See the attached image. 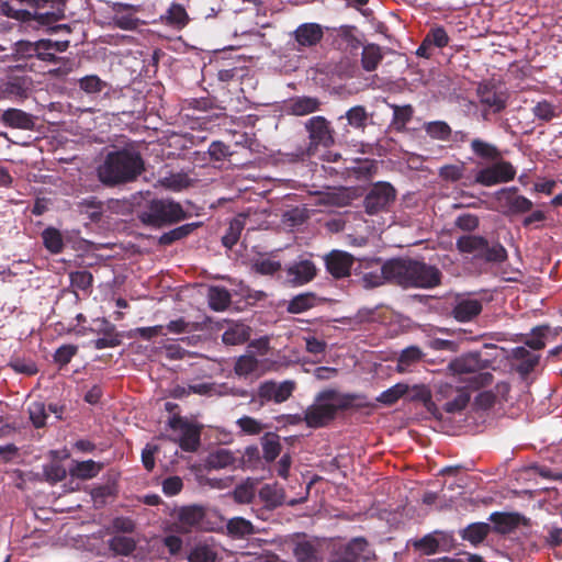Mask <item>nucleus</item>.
Returning <instances> with one entry per match:
<instances>
[{"instance_id":"obj_57","label":"nucleus","mask_w":562,"mask_h":562,"mask_svg":"<svg viewBox=\"0 0 562 562\" xmlns=\"http://www.w3.org/2000/svg\"><path fill=\"white\" fill-rule=\"evenodd\" d=\"M236 424L246 435H258L263 429V424L261 422L249 416L240 417Z\"/></svg>"},{"instance_id":"obj_58","label":"nucleus","mask_w":562,"mask_h":562,"mask_svg":"<svg viewBox=\"0 0 562 562\" xmlns=\"http://www.w3.org/2000/svg\"><path fill=\"white\" fill-rule=\"evenodd\" d=\"M37 42L20 41L14 47V57L19 59H26L36 56Z\"/></svg>"},{"instance_id":"obj_33","label":"nucleus","mask_w":562,"mask_h":562,"mask_svg":"<svg viewBox=\"0 0 562 562\" xmlns=\"http://www.w3.org/2000/svg\"><path fill=\"white\" fill-rule=\"evenodd\" d=\"M445 539V533L441 531H435L424 536L420 539L411 540L409 543L414 547L415 550L419 551L423 554H435L439 549V538Z\"/></svg>"},{"instance_id":"obj_52","label":"nucleus","mask_w":562,"mask_h":562,"mask_svg":"<svg viewBox=\"0 0 562 562\" xmlns=\"http://www.w3.org/2000/svg\"><path fill=\"white\" fill-rule=\"evenodd\" d=\"M424 38L426 40V44L437 48H443L449 43V36L442 26L430 29Z\"/></svg>"},{"instance_id":"obj_26","label":"nucleus","mask_w":562,"mask_h":562,"mask_svg":"<svg viewBox=\"0 0 562 562\" xmlns=\"http://www.w3.org/2000/svg\"><path fill=\"white\" fill-rule=\"evenodd\" d=\"M2 122L12 128L33 130V116L20 109H8L2 113Z\"/></svg>"},{"instance_id":"obj_25","label":"nucleus","mask_w":562,"mask_h":562,"mask_svg":"<svg viewBox=\"0 0 562 562\" xmlns=\"http://www.w3.org/2000/svg\"><path fill=\"white\" fill-rule=\"evenodd\" d=\"M322 102L315 97H296L288 102L286 111L296 116H304L321 109Z\"/></svg>"},{"instance_id":"obj_43","label":"nucleus","mask_w":562,"mask_h":562,"mask_svg":"<svg viewBox=\"0 0 562 562\" xmlns=\"http://www.w3.org/2000/svg\"><path fill=\"white\" fill-rule=\"evenodd\" d=\"M43 244L52 254H59L64 248V240L60 232L54 227H48L42 233Z\"/></svg>"},{"instance_id":"obj_37","label":"nucleus","mask_w":562,"mask_h":562,"mask_svg":"<svg viewBox=\"0 0 562 562\" xmlns=\"http://www.w3.org/2000/svg\"><path fill=\"white\" fill-rule=\"evenodd\" d=\"M164 19L166 24L177 30L183 29L189 22L186 9L179 3H172L164 15Z\"/></svg>"},{"instance_id":"obj_53","label":"nucleus","mask_w":562,"mask_h":562,"mask_svg":"<svg viewBox=\"0 0 562 562\" xmlns=\"http://www.w3.org/2000/svg\"><path fill=\"white\" fill-rule=\"evenodd\" d=\"M469 401H470V394L468 392L458 391L457 395L452 400L447 401L443 404V409L450 414L461 412L462 409L465 408Z\"/></svg>"},{"instance_id":"obj_61","label":"nucleus","mask_w":562,"mask_h":562,"mask_svg":"<svg viewBox=\"0 0 562 562\" xmlns=\"http://www.w3.org/2000/svg\"><path fill=\"white\" fill-rule=\"evenodd\" d=\"M255 497V488L250 483L237 485L234 490V499L240 504H247Z\"/></svg>"},{"instance_id":"obj_36","label":"nucleus","mask_w":562,"mask_h":562,"mask_svg":"<svg viewBox=\"0 0 562 562\" xmlns=\"http://www.w3.org/2000/svg\"><path fill=\"white\" fill-rule=\"evenodd\" d=\"M494 522V529L499 533H508L518 525L520 517L518 514L494 513L490 518Z\"/></svg>"},{"instance_id":"obj_8","label":"nucleus","mask_w":562,"mask_h":562,"mask_svg":"<svg viewBox=\"0 0 562 562\" xmlns=\"http://www.w3.org/2000/svg\"><path fill=\"white\" fill-rule=\"evenodd\" d=\"M515 167L502 158L493 160V164L477 170L475 182L484 187H492L498 183H506L515 179Z\"/></svg>"},{"instance_id":"obj_3","label":"nucleus","mask_w":562,"mask_h":562,"mask_svg":"<svg viewBox=\"0 0 562 562\" xmlns=\"http://www.w3.org/2000/svg\"><path fill=\"white\" fill-rule=\"evenodd\" d=\"M357 395L341 393L336 390H324L319 392L304 413V420L311 428H321L335 419L339 411L347 409L353 405Z\"/></svg>"},{"instance_id":"obj_18","label":"nucleus","mask_w":562,"mask_h":562,"mask_svg":"<svg viewBox=\"0 0 562 562\" xmlns=\"http://www.w3.org/2000/svg\"><path fill=\"white\" fill-rule=\"evenodd\" d=\"M295 384L292 381L277 383L273 381L263 382L258 389V397L261 402L283 403L293 393Z\"/></svg>"},{"instance_id":"obj_15","label":"nucleus","mask_w":562,"mask_h":562,"mask_svg":"<svg viewBox=\"0 0 562 562\" xmlns=\"http://www.w3.org/2000/svg\"><path fill=\"white\" fill-rule=\"evenodd\" d=\"M221 547L212 537L195 540L187 553L188 562H216Z\"/></svg>"},{"instance_id":"obj_40","label":"nucleus","mask_w":562,"mask_h":562,"mask_svg":"<svg viewBox=\"0 0 562 562\" xmlns=\"http://www.w3.org/2000/svg\"><path fill=\"white\" fill-rule=\"evenodd\" d=\"M471 150L475 156L486 160L493 161L502 158V154L495 145L480 138L471 142Z\"/></svg>"},{"instance_id":"obj_45","label":"nucleus","mask_w":562,"mask_h":562,"mask_svg":"<svg viewBox=\"0 0 562 562\" xmlns=\"http://www.w3.org/2000/svg\"><path fill=\"white\" fill-rule=\"evenodd\" d=\"M263 458L266 461H273L281 451L279 436L273 432H268L261 438Z\"/></svg>"},{"instance_id":"obj_28","label":"nucleus","mask_w":562,"mask_h":562,"mask_svg":"<svg viewBox=\"0 0 562 562\" xmlns=\"http://www.w3.org/2000/svg\"><path fill=\"white\" fill-rule=\"evenodd\" d=\"M250 337V328L244 323H232L222 335L225 345L236 346L246 342Z\"/></svg>"},{"instance_id":"obj_49","label":"nucleus","mask_w":562,"mask_h":562,"mask_svg":"<svg viewBox=\"0 0 562 562\" xmlns=\"http://www.w3.org/2000/svg\"><path fill=\"white\" fill-rule=\"evenodd\" d=\"M258 360L250 353L240 356L235 363V373L239 376H247L258 369Z\"/></svg>"},{"instance_id":"obj_55","label":"nucleus","mask_w":562,"mask_h":562,"mask_svg":"<svg viewBox=\"0 0 562 562\" xmlns=\"http://www.w3.org/2000/svg\"><path fill=\"white\" fill-rule=\"evenodd\" d=\"M393 109V124L397 127H404L413 116V108L411 105H391Z\"/></svg>"},{"instance_id":"obj_42","label":"nucleus","mask_w":562,"mask_h":562,"mask_svg":"<svg viewBox=\"0 0 562 562\" xmlns=\"http://www.w3.org/2000/svg\"><path fill=\"white\" fill-rule=\"evenodd\" d=\"M110 549L121 555H130L136 548V541L131 536L117 535L110 539Z\"/></svg>"},{"instance_id":"obj_41","label":"nucleus","mask_w":562,"mask_h":562,"mask_svg":"<svg viewBox=\"0 0 562 562\" xmlns=\"http://www.w3.org/2000/svg\"><path fill=\"white\" fill-rule=\"evenodd\" d=\"M210 307L214 311H224L231 303L229 292L222 286H211L207 293Z\"/></svg>"},{"instance_id":"obj_5","label":"nucleus","mask_w":562,"mask_h":562,"mask_svg":"<svg viewBox=\"0 0 562 562\" xmlns=\"http://www.w3.org/2000/svg\"><path fill=\"white\" fill-rule=\"evenodd\" d=\"M184 211L177 202L169 200H153L148 206L140 212L139 220L147 225L162 226L184 218Z\"/></svg>"},{"instance_id":"obj_60","label":"nucleus","mask_w":562,"mask_h":562,"mask_svg":"<svg viewBox=\"0 0 562 562\" xmlns=\"http://www.w3.org/2000/svg\"><path fill=\"white\" fill-rule=\"evenodd\" d=\"M77 351L78 347L75 345H63L56 350L54 355V360L57 364L61 367L66 366L71 361L72 357L77 353Z\"/></svg>"},{"instance_id":"obj_1","label":"nucleus","mask_w":562,"mask_h":562,"mask_svg":"<svg viewBox=\"0 0 562 562\" xmlns=\"http://www.w3.org/2000/svg\"><path fill=\"white\" fill-rule=\"evenodd\" d=\"M145 170V162L134 142L110 147L97 167V176L106 187H116L135 181Z\"/></svg>"},{"instance_id":"obj_13","label":"nucleus","mask_w":562,"mask_h":562,"mask_svg":"<svg viewBox=\"0 0 562 562\" xmlns=\"http://www.w3.org/2000/svg\"><path fill=\"white\" fill-rule=\"evenodd\" d=\"M168 426L178 431L179 435L172 438L175 442H178L180 448L187 452H194L200 446V430L183 420L180 416L173 415L168 420Z\"/></svg>"},{"instance_id":"obj_35","label":"nucleus","mask_w":562,"mask_h":562,"mask_svg":"<svg viewBox=\"0 0 562 562\" xmlns=\"http://www.w3.org/2000/svg\"><path fill=\"white\" fill-rule=\"evenodd\" d=\"M383 59L382 49L376 44H368L363 47L361 54V65L364 70L373 71Z\"/></svg>"},{"instance_id":"obj_47","label":"nucleus","mask_w":562,"mask_h":562,"mask_svg":"<svg viewBox=\"0 0 562 562\" xmlns=\"http://www.w3.org/2000/svg\"><path fill=\"white\" fill-rule=\"evenodd\" d=\"M190 179L184 172L170 173L160 179L162 187L172 190L181 191L190 186Z\"/></svg>"},{"instance_id":"obj_48","label":"nucleus","mask_w":562,"mask_h":562,"mask_svg":"<svg viewBox=\"0 0 562 562\" xmlns=\"http://www.w3.org/2000/svg\"><path fill=\"white\" fill-rule=\"evenodd\" d=\"M408 391V385L405 383H397L390 389L383 391L379 396L378 401L384 405H392L398 401Z\"/></svg>"},{"instance_id":"obj_10","label":"nucleus","mask_w":562,"mask_h":562,"mask_svg":"<svg viewBox=\"0 0 562 562\" xmlns=\"http://www.w3.org/2000/svg\"><path fill=\"white\" fill-rule=\"evenodd\" d=\"M21 5L34 9L33 18L41 24H50L65 16V0H19Z\"/></svg>"},{"instance_id":"obj_9","label":"nucleus","mask_w":562,"mask_h":562,"mask_svg":"<svg viewBox=\"0 0 562 562\" xmlns=\"http://www.w3.org/2000/svg\"><path fill=\"white\" fill-rule=\"evenodd\" d=\"M372 554L368 541L362 537H357L345 544L335 546L328 562L368 561Z\"/></svg>"},{"instance_id":"obj_20","label":"nucleus","mask_w":562,"mask_h":562,"mask_svg":"<svg viewBox=\"0 0 562 562\" xmlns=\"http://www.w3.org/2000/svg\"><path fill=\"white\" fill-rule=\"evenodd\" d=\"M483 305L479 299L459 295L452 305V316L460 323H468L474 319L481 312Z\"/></svg>"},{"instance_id":"obj_39","label":"nucleus","mask_w":562,"mask_h":562,"mask_svg":"<svg viewBox=\"0 0 562 562\" xmlns=\"http://www.w3.org/2000/svg\"><path fill=\"white\" fill-rule=\"evenodd\" d=\"M101 471V464L93 460L77 461L70 468V474L81 480L95 477Z\"/></svg>"},{"instance_id":"obj_24","label":"nucleus","mask_w":562,"mask_h":562,"mask_svg":"<svg viewBox=\"0 0 562 562\" xmlns=\"http://www.w3.org/2000/svg\"><path fill=\"white\" fill-rule=\"evenodd\" d=\"M342 120L347 121L345 126L346 132H349L348 127L359 132H364L369 124L370 115L363 105H355L346 111L344 115L338 117V121Z\"/></svg>"},{"instance_id":"obj_4","label":"nucleus","mask_w":562,"mask_h":562,"mask_svg":"<svg viewBox=\"0 0 562 562\" xmlns=\"http://www.w3.org/2000/svg\"><path fill=\"white\" fill-rule=\"evenodd\" d=\"M449 371L469 383L470 387L479 389L490 385L493 375L488 372H481L483 361L477 352H469L452 360L448 366Z\"/></svg>"},{"instance_id":"obj_16","label":"nucleus","mask_w":562,"mask_h":562,"mask_svg":"<svg viewBox=\"0 0 562 562\" xmlns=\"http://www.w3.org/2000/svg\"><path fill=\"white\" fill-rule=\"evenodd\" d=\"M205 512L202 506L189 505L183 506L177 512L176 529L181 533H188L192 530L202 528Z\"/></svg>"},{"instance_id":"obj_19","label":"nucleus","mask_w":562,"mask_h":562,"mask_svg":"<svg viewBox=\"0 0 562 562\" xmlns=\"http://www.w3.org/2000/svg\"><path fill=\"white\" fill-rule=\"evenodd\" d=\"M293 555L296 562H326V544L317 540L299 541Z\"/></svg>"},{"instance_id":"obj_6","label":"nucleus","mask_w":562,"mask_h":562,"mask_svg":"<svg viewBox=\"0 0 562 562\" xmlns=\"http://www.w3.org/2000/svg\"><path fill=\"white\" fill-rule=\"evenodd\" d=\"M304 126L308 133V155H314L319 146L328 148L334 145V130L325 116H312L304 123Z\"/></svg>"},{"instance_id":"obj_51","label":"nucleus","mask_w":562,"mask_h":562,"mask_svg":"<svg viewBox=\"0 0 562 562\" xmlns=\"http://www.w3.org/2000/svg\"><path fill=\"white\" fill-rule=\"evenodd\" d=\"M79 87L88 94H97L106 88V82L95 75L85 76L78 81Z\"/></svg>"},{"instance_id":"obj_2","label":"nucleus","mask_w":562,"mask_h":562,"mask_svg":"<svg viewBox=\"0 0 562 562\" xmlns=\"http://www.w3.org/2000/svg\"><path fill=\"white\" fill-rule=\"evenodd\" d=\"M386 268L391 281L403 288H434L440 282V271L418 260L391 259Z\"/></svg>"},{"instance_id":"obj_27","label":"nucleus","mask_w":562,"mask_h":562,"mask_svg":"<svg viewBox=\"0 0 562 562\" xmlns=\"http://www.w3.org/2000/svg\"><path fill=\"white\" fill-rule=\"evenodd\" d=\"M512 357L519 362L517 370L524 375L529 374L540 360V356L538 353L529 351L525 346L514 348Z\"/></svg>"},{"instance_id":"obj_12","label":"nucleus","mask_w":562,"mask_h":562,"mask_svg":"<svg viewBox=\"0 0 562 562\" xmlns=\"http://www.w3.org/2000/svg\"><path fill=\"white\" fill-rule=\"evenodd\" d=\"M316 266L305 257L300 256L297 260L290 262L283 270L284 282L293 286L304 285L316 277Z\"/></svg>"},{"instance_id":"obj_56","label":"nucleus","mask_w":562,"mask_h":562,"mask_svg":"<svg viewBox=\"0 0 562 562\" xmlns=\"http://www.w3.org/2000/svg\"><path fill=\"white\" fill-rule=\"evenodd\" d=\"M482 259L493 262H502L507 258V251L501 244L488 245L486 241V249L482 252Z\"/></svg>"},{"instance_id":"obj_46","label":"nucleus","mask_w":562,"mask_h":562,"mask_svg":"<svg viewBox=\"0 0 562 562\" xmlns=\"http://www.w3.org/2000/svg\"><path fill=\"white\" fill-rule=\"evenodd\" d=\"M27 412L29 418L35 428H42L46 425L49 415L43 402H32L27 407Z\"/></svg>"},{"instance_id":"obj_17","label":"nucleus","mask_w":562,"mask_h":562,"mask_svg":"<svg viewBox=\"0 0 562 562\" xmlns=\"http://www.w3.org/2000/svg\"><path fill=\"white\" fill-rule=\"evenodd\" d=\"M94 324L95 328H91L90 330L101 335V337L92 341L97 350L117 347L122 344V335L116 330L115 325L105 318H97L94 319Z\"/></svg>"},{"instance_id":"obj_11","label":"nucleus","mask_w":562,"mask_h":562,"mask_svg":"<svg viewBox=\"0 0 562 562\" xmlns=\"http://www.w3.org/2000/svg\"><path fill=\"white\" fill-rule=\"evenodd\" d=\"M498 210L505 215H515L529 212L533 203L524 195L517 194V188H504L495 193Z\"/></svg>"},{"instance_id":"obj_14","label":"nucleus","mask_w":562,"mask_h":562,"mask_svg":"<svg viewBox=\"0 0 562 562\" xmlns=\"http://www.w3.org/2000/svg\"><path fill=\"white\" fill-rule=\"evenodd\" d=\"M394 199L395 190L390 183H376L364 199L366 211L369 214H376L385 210Z\"/></svg>"},{"instance_id":"obj_31","label":"nucleus","mask_w":562,"mask_h":562,"mask_svg":"<svg viewBox=\"0 0 562 562\" xmlns=\"http://www.w3.org/2000/svg\"><path fill=\"white\" fill-rule=\"evenodd\" d=\"M492 527L487 522H473L460 530V536L472 546H477L487 537Z\"/></svg>"},{"instance_id":"obj_44","label":"nucleus","mask_w":562,"mask_h":562,"mask_svg":"<svg viewBox=\"0 0 562 562\" xmlns=\"http://www.w3.org/2000/svg\"><path fill=\"white\" fill-rule=\"evenodd\" d=\"M234 462V453L225 448H220L207 457V464L213 469H224L232 465Z\"/></svg>"},{"instance_id":"obj_54","label":"nucleus","mask_w":562,"mask_h":562,"mask_svg":"<svg viewBox=\"0 0 562 562\" xmlns=\"http://www.w3.org/2000/svg\"><path fill=\"white\" fill-rule=\"evenodd\" d=\"M426 132L432 138L446 140L451 134V128L446 122L436 121L426 125Z\"/></svg>"},{"instance_id":"obj_21","label":"nucleus","mask_w":562,"mask_h":562,"mask_svg":"<svg viewBox=\"0 0 562 562\" xmlns=\"http://www.w3.org/2000/svg\"><path fill=\"white\" fill-rule=\"evenodd\" d=\"M327 271L336 279L349 276L353 258L346 251L331 250L324 256Z\"/></svg>"},{"instance_id":"obj_64","label":"nucleus","mask_w":562,"mask_h":562,"mask_svg":"<svg viewBox=\"0 0 562 562\" xmlns=\"http://www.w3.org/2000/svg\"><path fill=\"white\" fill-rule=\"evenodd\" d=\"M254 269L257 273L260 274H273L281 269V263L279 261L266 258L255 262Z\"/></svg>"},{"instance_id":"obj_38","label":"nucleus","mask_w":562,"mask_h":562,"mask_svg":"<svg viewBox=\"0 0 562 562\" xmlns=\"http://www.w3.org/2000/svg\"><path fill=\"white\" fill-rule=\"evenodd\" d=\"M318 303V299L314 293L306 292L299 294L294 296L289 303H288V312L292 314H299L303 313L314 306H316Z\"/></svg>"},{"instance_id":"obj_63","label":"nucleus","mask_w":562,"mask_h":562,"mask_svg":"<svg viewBox=\"0 0 562 562\" xmlns=\"http://www.w3.org/2000/svg\"><path fill=\"white\" fill-rule=\"evenodd\" d=\"M193 229V224H186V225H182V226H179L168 233H165L161 238H160V241L162 244H170L175 240H179L183 237H186L187 235H189Z\"/></svg>"},{"instance_id":"obj_7","label":"nucleus","mask_w":562,"mask_h":562,"mask_svg":"<svg viewBox=\"0 0 562 562\" xmlns=\"http://www.w3.org/2000/svg\"><path fill=\"white\" fill-rule=\"evenodd\" d=\"M476 94L486 119L490 113H499L506 105L508 94L506 90L492 81H484L477 86Z\"/></svg>"},{"instance_id":"obj_23","label":"nucleus","mask_w":562,"mask_h":562,"mask_svg":"<svg viewBox=\"0 0 562 562\" xmlns=\"http://www.w3.org/2000/svg\"><path fill=\"white\" fill-rule=\"evenodd\" d=\"M323 29L317 23H303L294 31V38L300 46L311 47L323 37Z\"/></svg>"},{"instance_id":"obj_22","label":"nucleus","mask_w":562,"mask_h":562,"mask_svg":"<svg viewBox=\"0 0 562 562\" xmlns=\"http://www.w3.org/2000/svg\"><path fill=\"white\" fill-rule=\"evenodd\" d=\"M389 261L381 263L380 259L370 260L367 263L369 271L362 274V284L364 288H376L382 285L385 280L391 281V274L387 272Z\"/></svg>"},{"instance_id":"obj_50","label":"nucleus","mask_w":562,"mask_h":562,"mask_svg":"<svg viewBox=\"0 0 562 562\" xmlns=\"http://www.w3.org/2000/svg\"><path fill=\"white\" fill-rule=\"evenodd\" d=\"M549 328L540 326L535 328L525 340V347H529L533 351H539L546 347V339Z\"/></svg>"},{"instance_id":"obj_32","label":"nucleus","mask_w":562,"mask_h":562,"mask_svg":"<svg viewBox=\"0 0 562 562\" xmlns=\"http://www.w3.org/2000/svg\"><path fill=\"white\" fill-rule=\"evenodd\" d=\"M226 529L228 536L234 539H244L256 532L254 525L243 517L229 519L226 524Z\"/></svg>"},{"instance_id":"obj_62","label":"nucleus","mask_w":562,"mask_h":562,"mask_svg":"<svg viewBox=\"0 0 562 562\" xmlns=\"http://www.w3.org/2000/svg\"><path fill=\"white\" fill-rule=\"evenodd\" d=\"M71 285L79 290H87L92 284V274L89 271L81 270L70 274Z\"/></svg>"},{"instance_id":"obj_34","label":"nucleus","mask_w":562,"mask_h":562,"mask_svg":"<svg viewBox=\"0 0 562 562\" xmlns=\"http://www.w3.org/2000/svg\"><path fill=\"white\" fill-rule=\"evenodd\" d=\"M247 216L243 213L238 214L229 222L226 234L222 237V243L225 247L232 248L237 244L241 231L245 228Z\"/></svg>"},{"instance_id":"obj_29","label":"nucleus","mask_w":562,"mask_h":562,"mask_svg":"<svg viewBox=\"0 0 562 562\" xmlns=\"http://www.w3.org/2000/svg\"><path fill=\"white\" fill-rule=\"evenodd\" d=\"M423 351L416 346H409L402 350L396 363V371L400 373L411 372L412 369L422 361Z\"/></svg>"},{"instance_id":"obj_30","label":"nucleus","mask_w":562,"mask_h":562,"mask_svg":"<svg viewBox=\"0 0 562 562\" xmlns=\"http://www.w3.org/2000/svg\"><path fill=\"white\" fill-rule=\"evenodd\" d=\"M457 248L461 252L481 258L483 250L486 249V239L475 235L461 236L457 239Z\"/></svg>"},{"instance_id":"obj_59","label":"nucleus","mask_w":562,"mask_h":562,"mask_svg":"<svg viewBox=\"0 0 562 562\" xmlns=\"http://www.w3.org/2000/svg\"><path fill=\"white\" fill-rule=\"evenodd\" d=\"M533 115L542 121H550L555 115V106L547 100L538 102L532 109Z\"/></svg>"}]
</instances>
